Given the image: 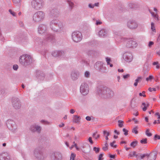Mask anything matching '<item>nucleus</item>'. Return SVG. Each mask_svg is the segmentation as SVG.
I'll return each mask as SVG.
<instances>
[{"label": "nucleus", "mask_w": 160, "mask_h": 160, "mask_svg": "<svg viewBox=\"0 0 160 160\" xmlns=\"http://www.w3.org/2000/svg\"><path fill=\"white\" fill-rule=\"evenodd\" d=\"M154 138L155 139H160V136L157 135H155L154 136Z\"/></svg>", "instance_id": "nucleus-61"}, {"label": "nucleus", "mask_w": 160, "mask_h": 160, "mask_svg": "<svg viewBox=\"0 0 160 160\" xmlns=\"http://www.w3.org/2000/svg\"><path fill=\"white\" fill-rule=\"evenodd\" d=\"M93 21H96L95 24L97 25H100V24H102V22H101L100 20H96V19L95 18H93Z\"/></svg>", "instance_id": "nucleus-34"}, {"label": "nucleus", "mask_w": 160, "mask_h": 160, "mask_svg": "<svg viewBox=\"0 0 160 160\" xmlns=\"http://www.w3.org/2000/svg\"><path fill=\"white\" fill-rule=\"evenodd\" d=\"M45 36L44 38V40L46 42H50L52 43L55 41V37L52 34L49 33H47L45 34Z\"/></svg>", "instance_id": "nucleus-15"}, {"label": "nucleus", "mask_w": 160, "mask_h": 160, "mask_svg": "<svg viewBox=\"0 0 160 160\" xmlns=\"http://www.w3.org/2000/svg\"><path fill=\"white\" fill-rule=\"evenodd\" d=\"M138 142L137 141H133L130 144V146L133 148L135 147L137 145Z\"/></svg>", "instance_id": "nucleus-35"}, {"label": "nucleus", "mask_w": 160, "mask_h": 160, "mask_svg": "<svg viewBox=\"0 0 160 160\" xmlns=\"http://www.w3.org/2000/svg\"><path fill=\"white\" fill-rule=\"evenodd\" d=\"M118 126L120 127H122L123 126V122L121 120H119L118 121Z\"/></svg>", "instance_id": "nucleus-39"}, {"label": "nucleus", "mask_w": 160, "mask_h": 160, "mask_svg": "<svg viewBox=\"0 0 160 160\" xmlns=\"http://www.w3.org/2000/svg\"><path fill=\"white\" fill-rule=\"evenodd\" d=\"M14 4H18L20 2V0H12Z\"/></svg>", "instance_id": "nucleus-55"}, {"label": "nucleus", "mask_w": 160, "mask_h": 160, "mask_svg": "<svg viewBox=\"0 0 160 160\" xmlns=\"http://www.w3.org/2000/svg\"><path fill=\"white\" fill-rule=\"evenodd\" d=\"M142 79V77L141 76H138L137 78L135 80V82L134 83V85L135 87H136L137 86L138 84V83L139 82H140L141 81Z\"/></svg>", "instance_id": "nucleus-27"}, {"label": "nucleus", "mask_w": 160, "mask_h": 160, "mask_svg": "<svg viewBox=\"0 0 160 160\" xmlns=\"http://www.w3.org/2000/svg\"><path fill=\"white\" fill-rule=\"evenodd\" d=\"M5 93V90L3 89H0V94H3Z\"/></svg>", "instance_id": "nucleus-58"}, {"label": "nucleus", "mask_w": 160, "mask_h": 160, "mask_svg": "<svg viewBox=\"0 0 160 160\" xmlns=\"http://www.w3.org/2000/svg\"><path fill=\"white\" fill-rule=\"evenodd\" d=\"M94 67L97 70L102 73H107L108 72L106 67L102 62H97Z\"/></svg>", "instance_id": "nucleus-6"}, {"label": "nucleus", "mask_w": 160, "mask_h": 160, "mask_svg": "<svg viewBox=\"0 0 160 160\" xmlns=\"http://www.w3.org/2000/svg\"><path fill=\"white\" fill-rule=\"evenodd\" d=\"M130 76V75L129 74H128L126 75H123V77L124 79H126L127 78H129Z\"/></svg>", "instance_id": "nucleus-52"}, {"label": "nucleus", "mask_w": 160, "mask_h": 160, "mask_svg": "<svg viewBox=\"0 0 160 160\" xmlns=\"http://www.w3.org/2000/svg\"><path fill=\"white\" fill-rule=\"evenodd\" d=\"M140 142L142 144H146L147 143V138H143L140 141Z\"/></svg>", "instance_id": "nucleus-43"}, {"label": "nucleus", "mask_w": 160, "mask_h": 160, "mask_svg": "<svg viewBox=\"0 0 160 160\" xmlns=\"http://www.w3.org/2000/svg\"><path fill=\"white\" fill-rule=\"evenodd\" d=\"M151 14L155 19L157 20H158V15L157 14H155L154 13L152 12V13H151Z\"/></svg>", "instance_id": "nucleus-32"}, {"label": "nucleus", "mask_w": 160, "mask_h": 160, "mask_svg": "<svg viewBox=\"0 0 160 160\" xmlns=\"http://www.w3.org/2000/svg\"><path fill=\"white\" fill-rule=\"evenodd\" d=\"M81 117L77 115H74L73 118V122L76 123H79L80 121Z\"/></svg>", "instance_id": "nucleus-26"}, {"label": "nucleus", "mask_w": 160, "mask_h": 160, "mask_svg": "<svg viewBox=\"0 0 160 160\" xmlns=\"http://www.w3.org/2000/svg\"><path fill=\"white\" fill-rule=\"evenodd\" d=\"M138 45L137 42L132 40H127L126 47L128 48H136Z\"/></svg>", "instance_id": "nucleus-16"}, {"label": "nucleus", "mask_w": 160, "mask_h": 160, "mask_svg": "<svg viewBox=\"0 0 160 160\" xmlns=\"http://www.w3.org/2000/svg\"><path fill=\"white\" fill-rule=\"evenodd\" d=\"M6 125L9 130L13 133L16 132L17 127L15 122L12 120L9 119L6 122Z\"/></svg>", "instance_id": "nucleus-9"}, {"label": "nucleus", "mask_w": 160, "mask_h": 160, "mask_svg": "<svg viewBox=\"0 0 160 160\" xmlns=\"http://www.w3.org/2000/svg\"><path fill=\"white\" fill-rule=\"evenodd\" d=\"M149 70V68L148 66H144L143 69V72L144 75L146 74Z\"/></svg>", "instance_id": "nucleus-30"}, {"label": "nucleus", "mask_w": 160, "mask_h": 160, "mask_svg": "<svg viewBox=\"0 0 160 160\" xmlns=\"http://www.w3.org/2000/svg\"><path fill=\"white\" fill-rule=\"evenodd\" d=\"M8 11L12 16H15V13L14 12L12 11L11 9L9 10Z\"/></svg>", "instance_id": "nucleus-50"}, {"label": "nucleus", "mask_w": 160, "mask_h": 160, "mask_svg": "<svg viewBox=\"0 0 160 160\" xmlns=\"http://www.w3.org/2000/svg\"><path fill=\"white\" fill-rule=\"evenodd\" d=\"M123 131L124 132V135H127L128 134V131L125 128H123L122 129Z\"/></svg>", "instance_id": "nucleus-51"}, {"label": "nucleus", "mask_w": 160, "mask_h": 160, "mask_svg": "<svg viewBox=\"0 0 160 160\" xmlns=\"http://www.w3.org/2000/svg\"><path fill=\"white\" fill-rule=\"evenodd\" d=\"M12 103L13 107L16 109H19L21 106L20 100L17 98H13L12 99Z\"/></svg>", "instance_id": "nucleus-12"}, {"label": "nucleus", "mask_w": 160, "mask_h": 160, "mask_svg": "<svg viewBox=\"0 0 160 160\" xmlns=\"http://www.w3.org/2000/svg\"><path fill=\"white\" fill-rule=\"evenodd\" d=\"M103 156L102 154H100L98 157V160H102V158Z\"/></svg>", "instance_id": "nucleus-62"}, {"label": "nucleus", "mask_w": 160, "mask_h": 160, "mask_svg": "<svg viewBox=\"0 0 160 160\" xmlns=\"http://www.w3.org/2000/svg\"><path fill=\"white\" fill-rule=\"evenodd\" d=\"M49 25L50 28L54 32L61 33L64 31L65 26L63 23L58 19L52 20Z\"/></svg>", "instance_id": "nucleus-1"}, {"label": "nucleus", "mask_w": 160, "mask_h": 160, "mask_svg": "<svg viewBox=\"0 0 160 160\" xmlns=\"http://www.w3.org/2000/svg\"><path fill=\"white\" fill-rule=\"evenodd\" d=\"M79 76V72L76 71H72L71 75L72 79L73 80H76Z\"/></svg>", "instance_id": "nucleus-23"}, {"label": "nucleus", "mask_w": 160, "mask_h": 160, "mask_svg": "<svg viewBox=\"0 0 160 160\" xmlns=\"http://www.w3.org/2000/svg\"><path fill=\"white\" fill-rule=\"evenodd\" d=\"M72 38L74 42H78L82 40V36L81 32L78 31H75L73 32L72 33Z\"/></svg>", "instance_id": "nucleus-7"}, {"label": "nucleus", "mask_w": 160, "mask_h": 160, "mask_svg": "<svg viewBox=\"0 0 160 160\" xmlns=\"http://www.w3.org/2000/svg\"><path fill=\"white\" fill-rule=\"evenodd\" d=\"M59 11L57 9H53L50 11L49 15L52 18H57L59 16Z\"/></svg>", "instance_id": "nucleus-20"}, {"label": "nucleus", "mask_w": 160, "mask_h": 160, "mask_svg": "<svg viewBox=\"0 0 160 160\" xmlns=\"http://www.w3.org/2000/svg\"><path fill=\"white\" fill-rule=\"evenodd\" d=\"M151 14L155 19L157 20H158V15L157 14H155L154 13L152 12V13H151Z\"/></svg>", "instance_id": "nucleus-33"}, {"label": "nucleus", "mask_w": 160, "mask_h": 160, "mask_svg": "<svg viewBox=\"0 0 160 160\" xmlns=\"http://www.w3.org/2000/svg\"><path fill=\"white\" fill-rule=\"evenodd\" d=\"M123 58L126 61L130 62L132 60L133 56L131 52H127L124 53L123 55Z\"/></svg>", "instance_id": "nucleus-14"}, {"label": "nucleus", "mask_w": 160, "mask_h": 160, "mask_svg": "<svg viewBox=\"0 0 160 160\" xmlns=\"http://www.w3.org/2000/svg\"><path fill=\"white\" fill-rule=\"evenodd\" d=\"M97 92L99 96L103 98H111L114 94L113 91L107 87L100 86L98 88Z\"/></svg>", "instance_id": "nucleus-2"}, {"label": "nucleus", "mask_w": 160, "mask_h": 160, "mask_svg": "<svg viewBox=\"0 0 160 160\" xmlns=\"http://www.w3.org/2000/svg\"><path fill=\"white\" fill-rule=\"evenodd\" d=\"M151 29L152 31H153V32H156V30L154 26V24L153 22H152L151 23Z\"/></svg>", "instance_id": "nucleus-37"}, {"label": "nucleus", "mask_w": 160, "mask_h": 160, "mask_svg": "<svg viewBox=\"0 0 160 160\" xmlns=\"http://www.w3.org/2000/svg\"><path fill=\"white\" fill-rule=\"evenodd\" d=\"M46 17L45 13L42 11H38L33 16V20L35 22H39L43 21Z\"/></svg>", "instance_id": "nucleus-3"}, {"label": "nucleus", "mask_w": 160, "mask_h": 160, "mask_svg": "<svg viewBox=\"0 0 160 160\" xmlns=\"http://www.w3.org/2000/svg\"><path fill=\"white\" fill-rule=\"evenodd\" d=\"M153 78V76L152 75H150L149 76V77L146 78V80L147 81H148L149 80L151 81Z\"/></svg>", "instance_id": "nucleus-47"}, {"label": "nucleus", "mask_w": 160, "mask_h": 160, "mask_svg": "<svg viewBox=\"0 0 160 160\" xmlns=\"http://www.w3.org/2000/svg\"><path fill=\"white\" fill-rule=\"evenodd\" d=\"M41 126L36 124H34L31 126L30 129L32 132L40 133L41 131Z\"/></svg>", "instance_id": "nucleus-18"}, {"label": "nucleus", "mask_w": 160, "mask_h": 160, "mask_svg": "<svg viewBox=\"0 0 160 160\" xmlns=\"http://www.w3.org/2000/svg\"><path fill=\"white\" fill-rule=\"evenodd\" d=\"M18 68V67L17 65L15 64L13 65V68L15 70H17Z\"/></svg>", "instance_id": "nucleus-53"}, {"label": "nucleus", "mask_w": 160, "mask_h": 160, "mask_svg": "<svg viewBox=\"0 0 160 160\" xmlns=\"http://www.w3.org/2000/svg\"><path fill=\"white\" fill-rule=\"evenodd\" d=\"M19 61L21 64L26 67L31 63L32 59L29 55H23L20 57Z\"/></svg>", "instance_id": "nucleus-5"}, {"label": "nucleus", "mask_w": 160, "mask_h": 160, "mask_svg": "<svg viewBox=\"0 0 160 160\" xmlns=\"http://www.w3.org/2000/svg\"><path fill=\"white\" fill-rule=\"evenodd\" d=\"M31 4L32 8L37 10H41L44 5L43 0H32Z\"/></svg>", "instance_id": "nucleus-4"}, {"label": "nucleus", "mask_w": 160, "mask_h": 160, "mask_svg": "<svg viewBox=\"0 0 160 160\" xmlns=\"http://www.w3.org/2000/svg\"><path fill=\"white\" fill-rule=\"evenodd\" d=\"M92 136L93 138H95V139H97L99 138L100 136L99 134H97L96 132H94L93 133Z\"/></svg>", "instance_id": "nucleus-45"}, {"label": "nucleus", "mask_w": 160, "mask_h": 160, "mask_svg": "<svg viewBox=\"0 0 160 160\" xmlns=\"http://www.w3.org/2000/svg\"><path fill=\"white\" fill-rule=\"evenodd\" d=\"M98 35L99 37L104 38L107 35V31L104 28L98 31Z\"/></svg>", "instance_id": "nucleus-22"}, {"label": "nucleus", "mask_w": 160, "mask_h": 160, "mask_svg": "<svg viewBox=\"0 0 160 160\" xmlns=\"http://www.w3.org/2000/svg\"><path fill=\"white\" fill-rule=\"evenodd\" d=\"M36 77L39 79H43L45 76L44 74L40 71H38L36 72Z\"/></svg>", "instance_id": "nucleus-24"}, {"label": "nucleus", "mask_w": 160, "mask_h": 160, "mask_svg": "<svg viewBox=\"0 0 160 160\" xmlns=\"http://www.w3.org/2000/svg\"><path fill=\"white\" fill-rule=\"evenodd\" d=\"M86 119L88 121H90L91 120V118L89 116H87L86 118Z\"/></svg>", "instance_id": "nucleus-64"}, {"label": "nucleus", "mask_w": 160, "mask_h": 160, "mask_svg": "<svg viewBox=\"0 0 160 160\" xmlns=\"http://www.w3.org/2000/svg\"><path fill=\"white\" fill-rule=\"evenodd\" d=\"M93 150L96 153H98L100 150V148H97L96 147H94L93 148Z\"/></svg>", "instance_id": "nucleus-46"}, {"label": "nucleus", "mask_w": 160, "mask_h": 160, "mask_svg": "<svg viewBox=\"0 0 160 160\" xmlns=\"http://www.w3.org/2000/svg\"><path fill=\"white\" fill-rule=\"evenodd\" d=\"M67 3L69 5L70 9H72L74 7V3L70 0H68Z\"/></svg>", "instance_id": "nucleus-31"}, {"label": "nucleus", "mask_w": 160, "mask_h": 160, "mask_svg": "<svg viewBox=\"0 0 160 160\" xmlns=\"http://www.w3.org/2000/svg\"><path fill=\"white\" fill-rule=\"evenodd\" d=\"M128 6L131 8H136L138 6L136 3L132 2L129 3Z\"/></svg>", "instance_id": "nucleus-29"}, {"label": "nucleus", "mask_w": 160, "mask_h": 160, "mask_svg": "<svg viewBox=\"0 0 160 160\" xmlns=\"http://www.w3.org/2000/svg\"><path fill=\"white\" fill-rule=\"evenodd\" d=\"M78 61L82 64L87 65L88 63V61L86 60L84 57H82V56L80 57Z\"/></svg>", "instance_id": "nucleus-25"}, {"label": "nucleus", "mask_w": 160, "mask_h": 160, "mask_svg": "<svg viewBox=\"0 0 160 160\" xmlns=\"http://www.w3.org/2000/svg\"><path fill=\"white\" fill-rule=\"evenodd\" d=\"M88 141L91 144H92L93 143V141L92 140V138L91 137H90L88 139Z\"/></svg>", "instance_id": "nucleus-59"}, {"label": "nucleus", "mask_w": 160, "mask_h": 160, "mask_svg": "<svg viewBox=\"0 0 160 160\" xmlns=\"http://www.w3.org/2000/svg\"><path fill=\"white\" fill-rule=\"evenodd\" d=\"M137 127L133 128L132 130V132L135 133V134H137L138 133V131L137 130Z\"/></svg>", "instance_id": "nucleus-40"}, {"label": "nucleus", "mask_w": 160, "mask_h": 160, "mask_svg": "<svg viewBox=\"0 0 160 160\" xmlns=\"http://www.w3.org/2000/svg\"><path fill=\"white\" fill-rule=\"evenodd\" d=\"M48 25L47 24H41L38 27V32L40 34L45 35L48 33Z\"/></svg>", "instance_id": "nucleus-8"}, {"label": "nucleus", "mask_w": 160, "mask_h": 160, "mask_svg": "<svg viewBox=\"0 0 160 160\" xmlns=\"http://www.w3.org/2000/svg\"><path fill=\"white\" fill-rule=\"evenodd\" d=\"M51 158L52 160H62V153L59 152H53L51 155Z\"/></svg>", "instance_id": "nucleus-13"}, {"label": "nucleus", "mask_w": 160, "mask_h": 160, "mask_svg": "<svg viewBox=\"0 0 160 160\" xmlns=\"http://www.w3.org/2000/svg\"><path fill=\"white\" fill-rule=\"evenodd\" d=\"M148 90L149 91H150V92H152L153 91H156V89L155 88H148Z\"/></svg>", "instance_id": "nucleus-57"}, {"label": "nucleus", "mask_w": 160, "mask_h": 160, "mask_svg": "<svg viewBox=\"0 0 160 160\" xmlns=\"http://www.w3.org/2000/svg\"><path fill=\"white\" fill-rule=\"evenodd\" d=\"M108 147L104 146L102 147V149L103 151H106L108 150Z\"/></svg>", "instance_id": "nucleus-63"}, {"label": "nucleus", "mask_w": 160, "mask_h": 160, "mask_svg": "<svg viewBox=\"0 0 160 160\" xmlns=\"http://www.w3.org/2000/svg\"><path fill=\"white\" fill-rule=\"evenodd\" d=\"M88 7L90 8H93L94 7V5L91 3H89L88 5Z\"/></svg>", "instance_id": "nucleus-60"}, {"label": "nucleus", "mask_w": 160, "mask_h": 160, "mask_svg": "<svg viewBox=\"0 0 160 160\" xmlns=\"http://www.w3.org/2000/svg\"><path fill=\"white\" fill-rule=\"evenodd\" d=\"M41 122L42 123L44 124H48L49 123V122H48V121L44 120H41Z\"/></svg>", "instance_id": "nucleus-49"}, {"label": "nucleus", "mask_w": 160, "mask_h": 160, "mask_svg": "<svg viewBox=\"0 0 160 160\" xmlns=\"http://www.w3.org/2000/svg\"><path fill=\"white\" fill-rule=\"evenodd\" d=\"M65 53L63 51H55L52 52V55L54 57H63Z\"/></svg>", "instance_id": "nucleus-21"}, {"label": "nucleus", "mask_w": 160, "mask_h": 160, "mask_svg": "<svg viewBox=\"0 0 160 160\" xmlns=\"http://www.w3.org/2000/svg\"><path fill=\"white\" fill-rule=\"evenodd\" d=\"M128 27L131 29H135L138 27L137 23L134 20H130L128 21L127 24Z\"/></svg>", "instance_id": "nucleus-17"}, {"label": "nucleus", "mask_w": 160, "mask_h": 160, "mask_svg": "<svg viewBox=\"0 0 160 160\" xmlns=\"http://www.w3.org/2000/svg\"><path fill=\"white\" fill-rule=\"evenodd\" d=\"M157 155V152L156 151H153L150 153H148L147 160H155Z\"/></svg>", "instance_id": "nucleus-19"}, {"label": "nucleus", "mask_w": 160, "mask_h": 160, "mask_svg": "<svg viewBox=\"0 0 160 160\" xmlns=\"http://www.w3.org/2000/svg\"><path fill=\"white\" fill-rule=\"evenodd\" d=\"M90 73L88 71H86L84 73V76L85 77L88 78L90 76Z\"/></svg>", "instance_id": "nucleus-36"}, {"label": "nucleus", "mask_w": 160, "mask_h": 160, "mask_svg": "<svg viewBox=\"0 0 160 160\" xmlns=\"http://www.w3.org/2000/svg\"><path fill=\"white\" fill-rule=\"evenodd\" d=\"M34 155L35 157L39 160H42L44 158L41 150V148L40 147L37 148L34 150Z\"/></svg>", "instance_id": "nucleus-10"}, {"label": "nucleus", "mask_w": 160, "mask_h": 160, "mask_svg": "<svg viewBox=\"0 0 160 160\" xmlns=\"http://www.w3.org/2000/svg\"><path fill=\"white\" fill-rule=\"evenodd\" d=\"M140 155L141 157L140 158H138V159H143L146 156H147H147L148 155V153H146V154H140Z\"/></svg>", "instance_id": "nucleus-42"}, {"label": "nucleus", "mask_w": 160, "mask_h": 160, "mask_svg": "<svg viewBox=\"0 0 160 160\" xmlns=\"http://www.w3.org/2000/svg\"><path fill=\"white\" fill-rule=\"evenodd\" d=\"M146 134L148 137H150L152 135L151 133L149 132V131L148 129H147L145 132Z\"/></svg>", "instance_id": "nucleus-44"}, {"label": "nucleus", "mask_w": 160, "mask_h": 160, "mask_svg": "<svg viewBox=\"0 0 160 160\" xmlns=\"http://www.w3.org/2000/svg\"><path fill=\"white\" fill-rule=\"evenodd\" d=\"M76 157V154L74 153H72L70 157V160H74V159Z\"/></svg>", "instance_id": "nucleus-38"}, {"label": "nucleus", "mask_w": 160, "mask_h": 160, "mask_svg": "<svg viewBox=\"0 0 160 160\" xmlns=\"http://www.w3.org/2000/svg\"><path fill=\"white\" fill-rule=\"evenodd\" d=\"M145 92L143 91L142 92V93L144 94H142V93H139V95L140 96H143V97H146V95L144 94Z\"/></svg>", "instance_id": "nucleus-56"}, {"label": "nucleus", "mask_w": 160, "mask_h": 160, "mask_svg": "<svg viewBox=\"0 0 160 160\" xmlns=\"http://www.w3.org/2000/svg\"><path fill=\"white\" fill-rule=\"evenodd\" d=\"M80 90L83 95H87L89 92V88L88 84L85 82L82 83L80 87Z\"/></svg>", "instance_id": "nucleus-11"}, {"label": "nucleus", "mask_w": 160, "mask_h": 160, "mask_svg": "<svg viewBox=\"0 0 160 160\" xmlns=\"http://www.w3.org/2000/svg\"><path fill=\"white\" fill-rule=\"evenodd\" d=\"M154 42L152 41H150L149 42V43L148 44V47L149 48H151L152 46L153 45Z\"/></svg>", "instance_id": "nucleus-54"}, {"label": "nucleus", "mask_w": 160, "mask_h": 160, "mask_svg": "<svg viewBox=\"0 0 160 160\" xmlns=\"http://www.w3.org/2000/svg\"><path fill=\"white\" fill-rule=\"evenodd\" d=\"M106 61L107 62V64L109 65V64H110V62L111 61V59L110 58L108 57H106Z\"/></svg>", "instance_id": "nucleus-48"}, {"label": "nucleus", "mask_w": 160, "mask_h": 160, "mask_svg": "<svg viewBox=\"0 0 160 160\" xmlns=\"http://www.w3.org/2000/svg\"><path fill=\"white\" fill-rule=\"evenodd\" d=\"M129 157L135 156L137 158H138V155L136 153L135 151L131 152L128 154Z\"/></svg>", "instance_id": "nucleus-28"}, {"label": "nucleus", "mask_w": 160, "mask_h": 160, "mask_svg": "<svg viewBox=\"0 0 160 160\" xmlns=\"http://www.w3.org/2000/svg\"><path fill=\"white\" fill-rule=\"evenodd\" d=\"M142 105L144 106V107L142 108V110L144 111H145L147 110V107H148L149 106V104H147V106H146L145 103H142Z\"/></svg>", "instance_id": "nucleus-41"}]
</instances>
